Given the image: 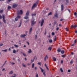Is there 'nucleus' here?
I'll use <instances>...</instances> for the list:
<instances>
[{"mask_svg": "<svg viewBox=\"0 0 77 77\" xmlns=\"http://www.w3.org/2000/svg\"><path fill=\"white\" fill-rule=\"evenodd\" d=\"M31 26H33L34 24L36 23V21H35L34 18L32 17L31 20Z\"/></svg>", "mask_w": 77, "mask_h": 77, "instance_id": "f257e3e1", "label": "nucleus"}, {"mask_svg": "<svg viewBox=\"0 0 77 77\" xmlns=\"http://www.w3.org/2000/svg\"><path fill=\"white\" fill-rule=\"evenodd\" d=\"M29 11H28L26 12V16L24 17V19L26 20L29 19V17H28V16L29 15Z\"/></svg>", "mask_w": 77, "mask_h": 77, "instance_id": "f03ea898", "label": "nucleus"}, {"mask_svg": "<svg viewBox=\"0 0 77 77\" xmlns=\"http://www.w3.org/2000/svg\"><path fill=\"white\" fill-rule=\"evenodd\" d=\"M23 14V11L22 10H20V11H17V15H22Z\"/></svg>", "mask_w": 77, "mask_h": 77, "instance_id": "7ed1b4c3", "label": "nucleus"}, {"mask_svg": "<svg viewBox=\"0 0 77 77\" xmlns=\"http://www.w3.org/2000/svg\"><path fill=\"white\" fill-rule=\"evenodd\" d=\"M3 21L5 23H6V20H5V16L4 14L2 15Z\"/></svg>", "mask_w": 77, "mask_h": 77, "instance_id": "20e7f679", "label": "nucleus"}, {"mask_svg": "<svg viewBox=\"0 0 77 77\" xmlns=\"http://www.w3.org/2000/svg\"><path fill=\"white\" fill-rule=\"evenodd\" d=\"M20 18V16H18L17 17H16L15 18V21H17L18 20V19Z\"/></svg>", "mask_w": 77, "mask_h": 77, "instance_id": "39448f33", "label": "nucleus"}, {"mask_svg": "<svg viewBox=\"0 0 77 77\" xmlns=\"http://www.w3.org/2000/svg\"><path fill=\"white\" fill-rule=\"evenodd\" d=\"M44 22V20L42 19L41 23V26H42Z\"/></svg>", "mask_w": 77, "mask_h": 77, "instance_id": "423d86ee", "label": "nucleus"}, {"mask_svg": "<svg viewBox=\"0 0 77 77\" xmlns=\"http://www.w3.org/2000/svg\"><path fill=\"white\" fill-rule=\"evenodd\" d=\"M58 14L57 13H55L54 14V18L55 17H56L58 18Z\"/></svg>", "mask_w": 77, "mask_h": 77, "instance_id": "0eeeda50", "label": "nucleus"}, {"mask_svg": "<svg viewBox=\"0 0 77 77\" xmlns=\"http://www.w3.org/2000/svg\"><path fill=\"white\" fill-rule=\"evenodd\" d=\"M17 6H18L17 4H14L13 5V8H15L17 7Z\"/></svg>", "mask_w": 77, "mask_h": 77, "instance_id": "6e6552de", "label": "nucleus"}, {"mask_svg": "<svg viewBox=\"0 0 77 77\" xmlns=\"http://www.w3.org/2000/svg\"><path fill=\"white\" fill-rule=\"evenodd\" d=\"M37 5H36V4H35V3L33 4V6H32V9H33L35 7H36Z\"/></svg>", "mask_w": 77, "mask_h": 77, "instance_id": "1a4fd4ad", "label": "nucleus"}, {"mask_svg": "<svg viewBox=\"0 0 77 77\" xmlns=\"http://www.w3.org/2000/svg\"><path fill=\"white\" fill-rule=\"evenodd\" d=\"M77 25H75L74 26L73 25H72L71 26V27L72 28H75L77 27Z\"/></svg>", "mask_w": 77, "mask_h": 77, "instance_id": "9d476101", "label": "nucleus"}, {"mask_svg": "<svg viewBox=\"0 0 77 77\" xmlns=\"http://www.w3.org/2000/svg\"><path fill=\"white\" fill-rule=\"evenodd\" d=\"M61 11H63L64 10V5H61Z\"/></svg>", "mask_w": 77, "mask_h": 77, "instance_id": "9b49d317", "label": "nucleus"}, {"mask_svg": "<svg viewBox=\"0 0 77 77\" xmlns=\"http://www.w3.org/2000/svg\"><path fill=\"white\" fill-rule=\"evenodd\" d=\"M46 58L48 59V55H46L45 57L44 58V60L45 61H46Z\"/></svg>", "mask_w": 77, "mask_h": 77, "instance_id": "f8f14e48", "label": "nucleus"}, {"mask_svg": "<svg viewBox=\"0 0 77 77\" xmlns=\"http://www.w3.org/2000/svg\"><path fill=\"white\" fill-rule=\"evenodd\" d=\"M26 35H25V34L21 35H20V37L21 38H23L26 36Z\"/></svg>", "mask_w": 77, "mask_h": 77, "instance_id": "ddd939ff", "label": "nucleus"}, {"mask_svg": "<svg viewBox=\"0 0 77 77\" xmlns=\"http://www.w3.org/2000/svg\"><path fill=\"white\" fill-rule=\"evenodd\" d=\"M39 68L41 69L42 72H43L44 71V69L41 67H39Z\"/></svg>", "mask_w": 77, "mask_h": 77, "instance_id": "4468645a", "label": "nucleus"}, {"mask_svg": "<svg viewBox=\"0 0 77 77\" xmlns=\"http://www.w3.org/2000/svg\"><path fill=\"white\" fill-rule=\"evenodd\" d=\"M22 24V20H20V25L18 26V27H20L21 26V25Z\"/></svg>", "mask_w": 77, "mask_h": 77, "instance_id": "2eb2a0df", "label": "nucleus"}, {"mask_svg": "<svg viewBox=\"0 0 77 77\" xmlns=\"http://www.w3.org/2000/svg\"><path fill=\"white\" fill-rule=\"evenodd\" d=\"M65 53V51H64V50H62L61 51V53L63 54Z\"/></svg>", "mask_w": 77, "mask_h": 77, "instance_id": "dca6fc26", "label": "nucleus"}, {"mask_svg": "<svg viewBox=\"0 0 77 77\" xmlns=\"http://www.w3.org/2000/svg\"><path fill=\"white\" fill-rule=\"evenodd\" d=\"M52 49V47H49L48 48V50H50V51H51Z\"/></svg>", "mask_w": 77, "mask_h": 77, "instance_id": "f3484780", "label": "nucleus"}, {"mask_svg": "<svg viewBox=\"0 0 77 77\" xmlns=\"http://www.w3.org/2000/svg\"><path fill=\"white\" fill-rule=\"evenodd\" d=\"M32 27L30 28V29L29 30V34H30V33L31 32H32Z\"/></svg>", "mask_w": 77, "mask_h": 77, "instance_id": "a211bd4d", "label": "nucleus"}, {"mask_svg": "<svg viewBox=\"0 0 77 77\" xmlns=\"http://www.w3.org/2000/svg\"><path fill=\"white\" fill-rule=\"evenodd\" d=\"M53 59L54 61H56V59L55 57H54L53 58Z\"/></svg>", "mask_w": 77, "mask_h": 77, "instance_id": "6ab92c4d", "label": "nucleus"}, {"mask_svg": "<svg viewBox=\"0 0 77 77\" xmlns=\"http://www.w3.org/2000/svg\"><path fill=\"white\" fill-rule=\"evenodd\" d=\"M52 15V12H50L48 14V16H50V15Z\"/></svg>", "mask_w": 77, "mask_h": 77, "instance_id": "aec40b11", "label": "nucleus"}, {"mask_svg": "<svg viewBox=\"0 0 77 77\" xmlns=\"http://www.w3.org/2000/svg\"><path fill=\"white\" fill-rule=\"evenodd\" d=\"M49 42L50 43H51L53 42V40L52 39H50L49 40Z\"/></svg>", "mask_w": 77, "mask_h": 77, "instance_id": "412c9836", "label": "nucleus"}, {"mask_svg": "<svg viewBox=\"0 0 77 77\" xmlns=\"http://www.w3.org/2000/svg\"><path fill=\"white\" fill-rule=\"evenodd\" d=\"M57 51L58 52H60L61 51V50L60 48H58Z\"/></svg>", "mask_w": 77, "mask_h": 77, "instance_id": "4be33fe9", "label": "nucleus"}, {"mask_svg": "<svg viewBox=\"0 0 77 77\" xmlns=\"http://www.w3.org/2000/svg\"><path fill=\"white\" fill-rule=\"evenodd\" d=\"M14 46L17 48H18L19 47L18 46L16 45H14Z\"/></svg>", "mask_w": 77, "mask_h": 77, "instance_id": "5701e85b", "label": "nucleus"}, {"mask_svg": "<svg viewBox=\"0 0 77 77\" xmlns=\"http://www.w3.org/2000/svg\"><path fill=\"white\" fill-rule=\"evenodd\" d=\"M4 11V10L3 9H2L1 10H0V13H1L3 12Z\"/></svg>", "mask_w": 77, "mask_h": 77, "instance_id": "b1692460", "label": "nucleus"}, {"mask_svg": "<svg viewBox=\"0 0 77 77\" xmlns=\"http://www.w3.org/2000/svg\"><path fill=\"white\" fill-rule=\"evenodd\" d=\"M66 56L65 54L62 55V56H61L62 57H63V58L65 57Z\"/></svg>", "mask_w": 77, "mask_h": 77, "instance_id": "393cba45", "label": "nucleus"}, {"mask_svg": "<svg viewBox=\"0 0 77 77\" xmlns=\"http://www.w3.org/2000/svg\"><path fill=\"white\" fill-rule=\"evenodd\" d=\"M13 73V72L12 71H11L9 73V74H12Z\"/></svg>", "mask_w": 77, "mask_h": 77, "instance_id": "a878e982", "label": "nucleus"}, {"mask_svg": "<svg viewBox=\"0 0 77 77\" xmlns=\"http://www.w3.org/2000/svg\"><path fill=\"white\" fill-rule=\"evenodd\" d=\"M32 51L31 49H30L29 51H28V53H32Z\"/></svg>", "mask_w": 77, "mask_h": 77, "instance_id": "bb28decb", "label": "nucleus"}, {"mask_svg": "<svg viewBox=\"0 0 77 77\" xmlns=\"http://www.w3.org/2000/svg\"><path fill=\"white\" fill-rule=\"evenodd\" d=\"M23 54L24 56H26V54L25 53H23Z\"/></svg>", "mask_w": 77, "mask_h": 77, "instance_id": "cd10ccee", "label": "nucleus"}, {"mask_svg": "<svg viewBox=\"0 0 77 77\" xmlns=\"http://www.w3.org/2000/svg\"><path fill=\"white\" fill-rule=\"evenodd\" d=\"M34 67V63H33L32 64V68H33Z\"/></svg>", "mask_w": 77, "mask_h": 77, "instance_id": "c85d7f7f", "label": "nucleus"}, {"mask_svg": "<svg viewBox=\"0 0 77 77\" xmlns=\"http://www.w3.org/2000/svg\"><path fill=\"white\" fill-rule=\"evenodd\" d=\"M11 8V6H8V10H9V9H10Z\"/></svg>", "mask_w": 77, "mask_h": 77, "instance_id": "c756f323", "label": "nucleus"}, {"mask_svg": "<svg viewBox=\"0 0 77 77\" xmlns=\"http://www.w3.org/2000/svg\"><path fill=\"white\" fill-rule=\"evenodd\" d=\"M60 70L61 72H63V69H62V68H60Z\"/></svg>", "mask_w": 77, "mask_h": 77, "instance_id": "7c9ffc66", "label": "nucleus"}, {"mask_svg": "<svg viewBox=\"0 0 77 77\" xmlns=\"http://www.w3.org/2000/svg\"><path fill=\"white\" fill-rule=\"evenodd\" d=\"M16 52V51L15 50H14L13 51V53H15Z\"/></svg>", "mask_w": 77, "mask_h": 77, "instance_id": "2f4dec72", "label": "nucleus"}, {"mask_svg": "<svg viewBox=\"0 0 77 77\" xmlns=\"http://www.w3.org/2000/svg\"><path fill=\"white\" fill-rule=\"evenodd\" d=\"M7 50H8V49H5V50H2V51H4L5 52H6L7 51Z\"/></svg>", "mask_w": 77, "mask_h": 77, "instance_id": "473e14b6", "label": "nucleus"}, {"mask_svg": "<svg viewBox=\"0 0 77 77\" xmlns=\"http://www.w3.org/2000/svg\"><path fill=\"white\" fill-rule=\"evenodd\" d=\"M23 66L25 68L26 67V65L25 64H24L23 63Z\"/></svg>", "mask_w": 77, "mask_h": 77, "instance_id": "72a5a7b5", "label": "nucleus"}, {"mask_svg": "<svg viewBox=\"0 0 77 77\" xmlns=\"http://www.w3.org/2000/svg\"><path fill=\"white\" fill-rule=\"evenodd\" d=\"M66 31L68 32L69 31V29L67 28H66Z\"/></svg>", "mask_w": 77, "mask_h": 77, "instance_id": "f704fd0d", "label": "nucleus"}, {"mask_svg": "<svg viewBox=\"0 0 77 77\" xmlns=\"http://www.w3.org/2000/svg\"><path fill=\"white\" fill-rule=\"evenodd\" d=\"M38 64L40 66H41V62H38Z\"/></svg>", "mask_w": 77, "mask_h": 77, "instance_id": "c9c22d12", "label": "nucleus"}, {"mask_svg": "<svg viewBox=\"0 0 77 77\" xmlns=\"http://www.w3.org/2000/svg\"><path fill=\"white\" fill-rule=\"evenodd\" d=\"M57 23V22L56 21H55L54 23V26H55V25Z\"/></svg>", "mask_w": 77, "mask_h": 77, "instance_id": "e433bc0d", "label": "nucleus"}, {"mask_svg": "<svg viewBox=\"0 0 77 77\" xmlns=\"http://www.w3.org/2000/svg\"><path fill=\"white\" fill-rule=\"evenodd\" d=\"M73 60H71L70 61V63H73Z\"/></svg>", "mask_w": 77, "mask_h": 77, "instance_id": "4c0bfd02", "label": "nucleus"}, {"mask_svg": "<svg viewBox=\"0 0 77 77\" xmlns=\"http://www.w3.org/2000/svg\"><path fill=\"white\" fill-rule=\"evenodd\" d=\"M36 15V14H32V16H35Z\"/></svg>", "mask_w": 77, "mask_h": 77, "instance_id": "58836bf2", "label": "nucleus"}, {"mask_svg": "<svg viewBox=\"0 0 77 77\" xmlns=\"http://www.w3.org/2000/svg\"><path fill=\"white\" fill-rule=\"evenodd\" d=\"M37 37V35H35V39H36Z\"/></svg>", "mask_w": 77, "mask_h": 77, "instance_id": "ea45409f", "label": "nucleus"}, {"mask_svg": "<svg viewBox=\"0 0 77 77\" xmlns=\"http://www.w3.org/2000/svg\"><path fill=\"white\" fill-rule=\"evenodd\" d=\"M38 1H37L36 2V3H35V4H36V5H38Z\"/></svg>", "mask_w": 77, "mask_h": 77, "instance_id": "a19ab883", "label": "nucleus"}, {"mask_svg": "<svg viewBox=\"0 0 77 77\" xmlns=\"http://www.w3.org/2000/svg\"><path fill=\"white\" fill-rule=\"evenodd\" d=\"M59 29H60V28H59V27H57V28H56V30H57V31H58V30H59Z\"/></svg>", "mask_w": 77, "mask_h": 77, "instance_id": "79ce46f5", "label": "nucleus"}, {"mask_svg": "<svg viewBox=\"0 0 77 77\" xmlns=\"http://www.w3.org/2000/svg\"><path fill=\"white\" fill-rule=\"evenodd\" d=\"M55 35V33L54 32H52V35Z\"/></svg>", "mask_w": 77, "mask_h": 77, "instance_id": "37998d69", "label": "nucleus"}, {"mask_svg": "<svg viewBox=\"0 0 77 77\" xmlns=\"http://www.w3.org/2000/svg\"><path fill=\"white\" fill-rule=\"evenodd\" d=\"M77 42V40L76 39L75 40H74V44H75Z\"/></svg>", "mask_w": 77, "mask_h": 77, "instance_id": "c03bdc74", "label": "nucleus"}, {"mask_svg": "<svg viewBox=\"0 0 77 77\" xmlns=\"http://www.w3.org/2000/svg\"><path fill=\"white\" fill-rule=\"evenodd\" d=\"M3 45V44L2 43L0 44V46H2Z\"/></svg>", "mask_w": 77, "mask_h": 77, "instance_id": "a18cd8bd", "label": "nucleus"}, {"mask_svg": "<svg viewBox=\"0 0 77 77\" xmlns=\"http://www.w3.org/2000/svg\"><path fill=\"white\" fill-rule=\"evenodd\" d=\"M7 62V60H6L5 62L3 64V66L5 65V64L6 63V62Z\"/></svg>", "mask_w": 77, "mask_h": 77, "instance_id": "49530a36", "label": "nucleus"}, {"mask_svg": "<svg viewBox=\"0 0 77 77\" xmlns=\"http://www.w3.org/2000/svg\"><path fill=\"white\" fill-rule=\"evenodd\" d=\"M74 14L75 15V16H76V15H77V13L76 12H75Z\"/></svg>", "mask_w": 77, "mask_h": 77, "instance_id": "de8ad7c7", "label": "nucleus"}, {"mask_svg": "<svg viewBox=\"0 0 77 77\" xmlns=\"http://www.w3.org/2000/svg\"><path fill=\"white\" fill-rule=\"evenodd\" d=\"M57 38L56 37H55L54 39V41L55 42Z\"/></svg>", "mask_w": 77, "mask_h": 77, "instance_id": "09e8293b", "label": "nucleus"}, {"mask_svg": "<svg viewBox=\"0 0 77 77\" xmlns=\"http://www.w3.org/2000/svg\"><path fill=\"white\" fill-rule=\"evenodd\" d=\"M68 11L69 12V13H70L71 11L69 9H68Z\"/></svg>", "mask_w": 77, "mask_h": 77, "instance_id": "8fccbe9b", "label": "nucleus"}, {"mask_svg": "<svg viewBox=\"0 0 77 77\" xmlns=\"http://www.w3.org/2000/svg\"><path fill=\"white\" fill-rule=\"evenodd\" d=\"M43 75H44V76L46 75V74H45V72H43Z\"/></svg>", "mask_w": 77, "mask_h": 77, "instance_id": "3c124183", "label": "nucleus"}, {"mask_svg": "<svg viewBox=\"0 0 77 77\" xmlns=\"http://www.w3.org/2000/svg\"><path fill=\"white\" fill-rule=\"evenodd\" d=\"M46 10L47 11H48L49 10V8H46Z\"/></svg>", "mask_w": 77, "mask_h": 77, "instance_id": "603ef678", "label": "nucleus"}, {"mask_svg": "<svg viewBox=\"0 0 77 77\" xmlns=\"http://www.w3.org/2000/svg\"><path fill=\"white\" fill-rule=\"evenodd\" d=\"M16 74H14V76H12L11 77H16Z\"/></svg>", "mask_w": 77, "mask_h": 77, "instance_id": "864d4df0", "label": "nucleus"}, {"mask_svg": "<svg viewBox=\"0 0 77 77\" xmlns=\"http://www.w3.org/2000/svg\"><path fill=\"white\" fill-rule=\"evenodd\" d=\"M71 72V70L70 69H68V72Z\"/></svg>", "mask_w": 77, "mask_h": 77, "instance_id": "5fc2aeb1", "label": "nucleus"}, {"mask_svg": "<svg viewBox=\"0 0 77 77\" xmlns=\"http://www.w3.org/2000/svg\"><path fill=\"white\" fill-rule=\"evenodd\" d=\"M11 64H12V65H14L15 64V63H14V62H12L11 63Z\"/></svg>", "mask_w": 77, "mask_h": 77, "instance_id": "6e6d98bb", "label": "nucleus"}, {"mask_svg": "<svg viewBox=\"0 0 77 77\" xmlns=\"http://www.w3.org/2000/svg\"><path fill=\"white\" fill-rule=\"evenodd\" d=\"M63 19L61 18V19H60V21H63Z\"/></svg>", "mask_w": 77, "mask_h": 77, "instance_id": "4d7b16f0", "label": "nucleus"}, {"mask_svg": "<svg viewBox=\"0 0 77 77\" xmlns=\"http://www.w3.org/2000/svg\"><path fill=\"white\" fill-rule=\"evenodd\" d=\"M26 43H27L28 45H29V42H27Z\"/></svg>", "mask_w": 77, "mask_h": 77, "instance_id": "13d9d810", "label": "nucleus"}, {"mask_svg": "<svg viewBox=\"0 0 77 77\" xmlns=\"http://www.w3.org/2000/svg\"><path fill=\"white\" fill-rule=\"evenodd\" d=\"M45 67H47V64H46V63H45Z\"/></svg>", "mask_w": 77, "mask_h": 77, "instance_id": "bf43d9fd", "label": "nucleus"}, {"mask_svg": "<svg viewBox=\"0 0 77 77\" xmlns=\"http://www.w3.org/2000/svg\"><path fill=\"white\" fill-rule=\"evenodd\" d=\"M2 19V16L0 14V19Z\"/></svg>", "mask_w": 77, "mask_h": 77, "instance_id": "052dcab7", "label": "nucleus"}, {"mask_svg": "<svg viewBox=\"0 0 77 77\" xmlns=\"http://www.w3.org/2000/svg\"><path fill=\"white\" fill-rule=\"evenodd\" d=\"M38 75L37 73L36 75V77H38Z\"/></svg>", "mask_w": 77, "mask_h": 77, "instance_id": "680f3d73", "label": "nucleus"}, {"mask_svg": "<svg viewBox=\"0 0 77 77\" xmlns=\"http://www.w3.org/2000/svg\"><path fill=\"white\" fill-rule=\"evenodd\" d=\"M66 1L67 3H68L69 0H66Z\"/></svg>", "mask_w": 77, "mask_h": 77, "instance_id": "e2e57ef3", "label": "nucleus"}, {"mask_svg": "<svg viewBox=\"0 0 77 77\" xmlns=\"http://www.w3.org/2000/svg\"><path fill=\"white\" fill-rule=\"evenodd\" d=\"M75 45V43H74L72 45V46H74Z\"/></svg>", "mask_w": 77, "mask_h": 77, "instance_id": "0e129e2a", "label": "nucleus"}, {"mask_svg": "<svg viewBox=\"0 0 77 77\" xmlns=\"http://www.w3.org/2000/svg\"><path fill=\"white\" fill-rule=\"evenodd\" d=\"M63 63V60H61V63Z\"/></svg>", "mask_w": 77, "mask_h": 77, "instance_id": "69168bd1", "label": "nucleus"}, {"mask_svg": "<svg viewBox=\"0 0 77 77\" xmlns=\"http://www.w3.org/2000/svg\"><path fill=\"white\" fill-rule=\"evenodd\" d=\"M5 70V68H3L2 70V71H4Z\"/></svg>", "mask_w": 77, "mask_h": 77, "instance_id": "338daca9", "label": "nucleus"}, {"mask_svg": "<svg viewBox=\"0 0 77 77\" xmlns=\"http://www.w3.org/2000/svg\"><path fill=\"white\" fill-rule=\"evenodd\" d=\"M71 54H72V55H73V54H74V53H73V52H72L71 53Z\"/></svg>", "mask_w": 77, "mask_h": 77, "instance_id": "774afa93", "label": "nucleus"}]
</instances>
